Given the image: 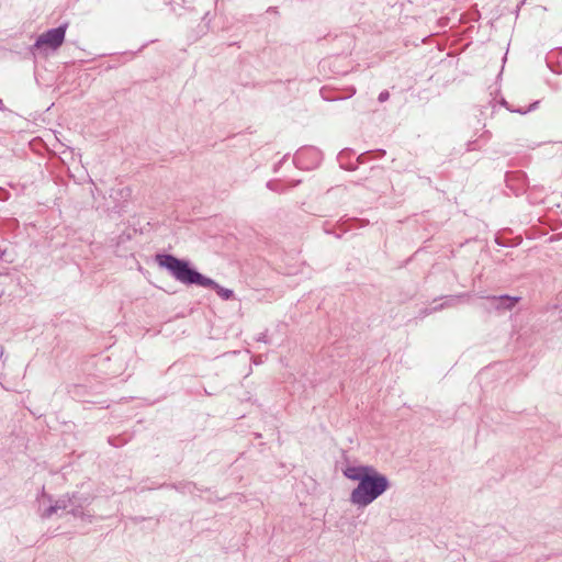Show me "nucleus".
<instances>
[{
  "label": "nucleus",
  "mask_w": 562,
  "mask_h": 562,
  "mask_svg": "<svg viewBox=\"0 0 562 562\" xmlns=\"http://www.w3.org/2000/svg\"><path fill=\"white\" fill-rule=\"evenodd\" d=\"M342 474L345 477L358 482L349 495V502L357 508H366L391 486L387 476L372 465L348 464L342 469Z\"/></svg>",
  "instance_id": "nucleus-1"
},
{
  "label": "nucleus",
  "mask_w": 562,
  "mask_h": 562,
  "mask_svg": "<svg viewBox=\"0 0 562 562\" xmlns=\"http://www.w3.org/2000/svg\"><path fill=\"white\" fill-rule=\"evenodd\" d=\"M157 265L166 269L177 281L186 285H199L213 289L217 295L228 301L234 297L231 289L223 288L213 279L203 276L194 269L188 260L179 259L170 254H157L155 257Z\"/></svg>",
  "instance_id": "nucleus-2"
},
{
  "label": "nucleus",
  "mask_w": 562,
  "mask_h": 562,
  "mask_svg": "<svg viewBox=\"0 0 562 562\" xmlns=\"http://www.w3.org/2000/svg\"><path fill=\"white\" fill-rule=\"evenodd\" d=\"M66 29L67 25L65 24L46 31L36 38L33 48L42 49L46 46L53 50H56L63 45L65 41Z\"/></svg>",
  "instance_id": "nucleus-3"
},
{
  "label": "nucleus",
  "mask_w": 562,
  "mask_h": 562,
  "mask_svg": "<svg viewBox=\"0 0 562 562\" xmlns=\"http://www.w3.org/2000/svg\"><path fill=\"white\" fill-rule=\"evenodd\" d=\"M77 499V494L74 493L71 495H64L61 496L60 498H58L55 504L53 505H49L47 508H45L42 513H41V517L42 518H49L52 517L54 514H56L58 510H65L67 509L70 504H74L75 501Z\"/></svg>",
  "instance_id": "nucleus-4"
},
{
  "label": "nucleus",
  "mask_w": 562,
  "mask_h": 562,
  "mask_svg": "<svg viewBox=\"0 0 562 562\" xmlns=\"http://www.w3.org/2000/svg\"><path fill=\"white\" fill-rule=\"evenodd\" d=\"M486 300L491 303V306L496 310H507L510 311L514 308L516 303L520 300L519 296H510V295H491L486 296Z\"/></svg>",
  "instance_id": "nucleus-5"
},
{
  "label": "nucleus",
  "mask_w": 562,
  "mask_h": 562,
  "mask_svg": "<svg viewBox=\"0 0 562 562\" xmlns=\"http://www.w3.org/2000/svg\"><path fill=\"white\" fill-rule=\"evenodd\" d=\"M91 503V497H86L83 499V503L70 504L69 514H71L74 517H82L83 516V508L88 506Z\"/></svg>",
  "instance_id": "nucleus-6"
},
{
  "label": "nucleus",
  "mask_w": 562,
  "mask_h": 562,
  "mask_svg": "<svg viewBox=\"0 0 562 562\" xmlns=\"http://www.w3.org/2000/svg\"><path fill=\"white\" fill-rule=\"evenodd\" d=\"M504 105H506V108L510 111V112H516V113H520V114H526L528 112H531L533 110H536L538 108V104H539V101H535L533 103H531L528 108L524 109V108H518V109H512L508 106L507 102L504 101L503 102Z\"/></svg>",
  "instance_id": "nucleus-7"
},
{
  "label": "nucleus",
  "mask_w": 562,
  "mask_h": 562,
  "mask_svg": "<svg viewBox=\"0 0 562 562\" xmlns=\"http://www.w3.org/2000/svg\"><path fill=\"white\" fill-rule=\"evenodd\" d=\"M177 491L181 493H193L195 485L191 482L180 483L178 485H172Z\"/></svg>",
  "instance_id": "nucleus-8"
},
{
  "label": "nucleus",
  "mask_w": 562,
  "mask_h": 562,
  "mask_svg": "<svg viewBox=\"0 0 562 562\" xmlns=\"http://www.w3.org/2000/svg\"><path fill=\"white\" fill-rule=\"evenodd\" d=\"M310 150H299L295 156H294V162L300 166L301 165V160L303 158V156L308 153ZM313 154L317 155V153H315L314 150H311Z\"/></svg>",
  "instance_id": "nucleus-9"
},
{
  "label": "nucleus",
  "mask_w": 562,
  "mask_h": 562,
  "mask_svg": "<svg viewBox=\"0 0 562 562\" xmlns=\"http://www.w3.org/2000/svg\"><path fill=\"white\" fill-rule=\"evenodd\" d=\"M449 304L448 303H443V304H440V305H437L432 308H425L422 314L425 316V315H429L430 313L432 312H437V311H440L442 310L445 306H448Z\"/></svg>",
  "instance_id": "nucleus-10"
},
{
  "label": "nucleus",
  "mask_w": 562,
  "mask_h": 562,
  "mask_svg": "<svg viewBox=\"0 0 562 562\" xmlns=\"http://www.w3.org/2000/svg\"><path fill=\"white\" fill-rule=\"evenodd\" d=\"M389 98H390L389 91L387 90H383V91L380 92V94L378 97V100H379V102L383 103L386 100H389Z\"/></svg>",
  "instance_id": "nucleus-11"
},
{
  "label": "nucleus",
  "mask_w": 562,
  "mask_h": 562,
  "mask_svg": "<svg viewBox=\"0 0 562 562\" xmlns=\"http://www.w3.org/2000/svg\"><path fill=\"white\" fill-rule=\"evenodd\" d=\"M256 339L257 341H262L265 344L269 342L267 333H260Z\"/></svg>",
  "instance_id": "nucleus-12"
},
{
  "label": "nucleus",
  "mask_w": 562,
  "mask_h": 562,
  "mask_svg": "<svg viewBox=\"0 0 562 562\" xmlns=\"http://www.w3.org/2000/svg\"><path fill=\"white\" fill-rule=\"evenodd\" d=\"M120 194L122 195V198H127L131 195V189L128 187L122 188L120 190Z\"/></svg>",
  "instance_id": "nucleus-13"
},
{
  "label": "nucleus",
  "mask_w": 562,
  "mask_h": 562,
  "mask_svg": "<svg viewBox=\"0 0 562 562\" xmlns=\"http://www.w3.org/2000/svg\"><path fill=\"white\" fill-rule=\"evenodd\" d=\"M369 154H371V151H367V153H363V154L359 155L358 158H357V161L359 164H363L366 161V156L369 155Z\"/></svg>",
  "instance_id": "nucleus-14"
},
{
  "label": "nucleus",
  "mask_w": 562,
  "mask_h": 562,
  "mask_svg": "<svg viewBox=\"0 0 562 562\" xmlns=\"http://www.w3.org/2000/svg\"><path fill=\"white\" fill-rule=\"evenodd\" d=\"M77 494V499H76V504H79V503H83V499L87 497L86 495H79L78 493Z\"/></svg>",
  "instance_id": "nucleus-15"
},
{
  "label": "nucleus",
  "mask_w": 562,
  "mask_h": 562,
  "mask_svg": "<svg viewBox=\"0 0 562 562\" xmlns=\"http://www.w3.org/2000/svg\"><path fill=\"white\" fill-rule=\"evenodd\" d=\"M267 187H268L270 190H273V191H276V190H277V189H276V186H274V183H273L272 181H269V182L267 183Z\"/></svg>",
  "instance_id": "nucleus-16"
},
{
  "label": "nucleus",
  "mask_w": 562,
  "mask_h": 562,
  "mask_svg": "<svg viewBox=\"0 0 562 562\" xmlns=\"http://www.w3.org/2000/svg\"><path fill=\"white\" fill-rule=\"evenodd\" d=\"M376 153H379L380 157H383L385 155V150L384 149H378Z\"/></svg>",
  "instance_id": "nucleus-17"
},
{
  "label": "nucleus",
  "mask_w": 562,
  "mask_h": 562,
  "mask_svg": "<svg viewBox=\"0 0 562 562\" xmlns=\"http://www.w3.org/2000/svg\"><path fill=\"white\" fill-rule=\"evenodd\" d=\"M355 93H356V89H355V88H350V89H349V94H348V97H351V95H353Z\"/></svg>",
  "instance_id": "nucleus-18"
},
{
  "label": "nucleus",
  "mask_w": 562,
  "mask_h": 562,
  "mask_svg": "<svg viewBox=\"0 0 562 562\" xmlns=\"http://www.w3.org/2000/svg\"><path fill=\"white\" fill-rule=\"evenodd\" d=\"M43 497H46L49 502H52V496L50 495H45L44 492H43Z\"/></svg>",
  "instance_id": "nucleus-19"
},
{
  "label": "nucleus",
  "mask_w": 562,
  "mask_h": 562,
  "mask_svg": "<svg viewBox=\"0 0 562 562\" xmlns=\"http://www.w3.org/2000/svg\"><path fill=\"white\" fill-rule=\"evenodd\" d=\"M3 106H2V100L0 99V110H2Z\"/></svg>",
  "instance_id": "nucleus-20"
},
{
  "label": "nucleus",
  "mask_w": 562,
  "mask_h": 562,
  "mask_svg": "<svg viewBox=\"0 0 562 562\" xmlns=\"http://www.w3.org/2000/svg\"><path fill=\"white\" fill-rule=\"evenodd\" d=\"M344 155H345V151H341V153H340V156H339V157H340V159L344 157Z\"/></svg>",
  "instance_id": "nucleus-21"
}]
</instances>
